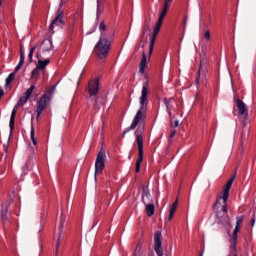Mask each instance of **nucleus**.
Here are the masks:
<instances>
[{
    "label": "nucleus",
    "mask_w": 256,
    "mask_h": 256,
    "mask_svg": "<svg viewBox=\"0 0 256 256\" xmlns=\"http://www.w3.org/2000/svg\"><path fill=\"white\" fill-rule=\"evenodd\" d=\"M237 175L234 173L231 178L227 181L225 188L222 192V196H218L216 199L215 204L213 205L214 209L221 205V201L223 202V205L221 207V210L217 212V223L218 225H229V214L227 210V201L229 200V191H231V187L233 185V181H235V178Z\"/></svg>",
    "instance_id": "obj_1"
},
{
    "label": "nucleus",
    "mask_w": 256,
    "mask_h": 256,
    "mask_svg": "<svg viewBox=\"0 0 256 256\" xmlns=\"http://www.w3.org/2000/svg\"><path fill=\"white\" fill-rule=\"evenodd\" d=\"M149 82H145L142 86L141 96L139 98L140 108L132 121L130 127L126 128L123 133L122 137H125L129 131H134L137 125H139V121H143L147 117V105H149Z\"/></svg>",
    "instance_id": "obj_2"
},
{
    "label": "nucleus",
    "mask_w": 256,
    "mask_h": 256,
    "mask_svg": "<svg viewBox=\"0 0 256 256\" xmlns=\"http://www.w3.org/2000/svg\"><path fill=\"white\" fill-rule=\"evenodd\" d=\"M111 43H113V33L101 32L99 41L95 45L96 55L99 59H105L109 55Z\"/></svg>",
    "instance_id": "obj_3"
},
{
    "label": "nucleus",
    "mask_w": 256,
    "mask_h": 256,
    "mask_svg": "<svg viewBox=\"0 0 256 256\" xmlns=\"http://www.w3.org/2000/svg\"><path fill=\"white\" fill-rule=\"evenodd\" d=\"M88 99L93 103L94 109H100L101 103H99V78L92 79L88 82Z\"/></svg>",
    "instance_id": "obj_4"
},
{
    "label": "nucleus",
    "mask_w": 256,
    "mask_h": 256,
    "mask_svg": "<svg viewBox=\"0 0 256 256\" xmlns=\"http://www.w3.org/2000/svg\"><path fill=\"white\" fill-rule=\"evenodd\" d=\"M53 91H55V86H52V90L49 93H45L40 100L37 102L36 113H38V117L43 115V111L47 109V104L51 101V95H53Z\"/></svg>",
    "instance_id": "obj_5"
},
{
    "label": "nucleus",
    "mask_w": 256,
    "mask_h": 256,
    "mask_svg": "<svg viewBox=\"0 0 256 256\" xmlns=\"http://www.w3.org/2000/svg\"><path fill=\"white\" fill-rule=\"evenodd\" d=\"M106 157L107 154L105 153V149L101 148L96 157L95 175H101V173H103V169H105Z\"/></svg>",
    "instance_id": "obj_6"
},
{
    "label": "nucleus",
    "mask_w": 256,
    "mask_h": 256,
    "mask_svg": "<svg viewBox=\"0 0 256 256\" xmlns=\"http://www.w3.org/2000/svg\"><path fill=\"white\" fill-rule=\"evenodd\" d=\"M136 143L138 145V159L136 161L135 172L139 173L141 171V163H143V136H136Z\"/></svg>",
    "instance_id": "obj_7"
},
{
    "label": "nucleus",
    "mask_w": 256,
    "mask_h": 256,
    "mask_svg": "<svg viewBox=\"0 0 256 256\" xmlns=\"http://www.w3.org/2000/svg\"><path fill=\"white\" fill-rule=\"evenodd\" d=\"M163 25V21L158 20L156 23V26L154 28L153 36L150 41V46H149V57L153 55V49L155 47V41H157V36L159 35V31H161V26Z\"/></svg>",
    "instance_id": "obj_8"
},
{
    "label": "nucleus",
    "mask_w": 256,
    "mask_h": 256,
    "mask_svg": "<svg viewBox=\"0 0 256 256\" xmlns=\"http://www.w3.org/2000/svg\"><path fill=\"white\" fill-rule=\"evenodd\" d=\"M163 234L161 231H157L154 234V251L156 252L157 256H163V249H162V239Z\"/></svg>",
    "instance_id": "obj_9"
},
{
    "label": "nucleus",
    "mask_w": 256,
    "mask_h": 256,
    "mask_svg": "<svg viewBox=\"0 0 256 256\" xmlns=\"http://www.w3.org/2000/svg\"><path fill=\"white\" fill-rule=\"evenodd\" d=\"M63 15H65V12L61 9H58V11L56 12V17L50 25V31H53L55 25H63Z\"/></svg>",
    "instance_id": "obj_10"
},
{
    "label": "nucleus",
    "mask_w": 256,
    "mask_h": 256,
    "mask_svg": "<svg viewBox=\"0 0 256 256\" xmlns=\"http://www.w3.org/2000/svg\"><path fill=\"white\" fill-rule=\"evenodd\" d=\"M171 3H173V0H164V6H163L162 11L159 14L158 21L163 22V19H165L167 12L169 11V9L171 7Z\"/></svg>",
    "instance_id": "obj_11"
},
{
    "label": "nucleus",
    "mask_w": 256,
    "mask_h": 256,
    "mask_svg": "<svg viewBox=\"0 0 256 256\" xmlns=\"http://www.w3.org/2000/svg\"><path fill=\"white\" fill-rule=\"evenodd\" d=\"M235 101L238 107L239 115H245V119H247V117H249V113L247 112V106H245V103L241 99H236Z\"/></svg>",
    "instance_id": "obj_12"
},
{
    "label": "nucleus",
    "mask_w": 256,
    "mask_h": 256,
    "mask_svg": "<svg viewBox=\"0 0 256 256\" xmlns=\"http://www.w3.org/2000/svg\"><path fill=\"white\" fill-rule=\"evenodd\" d=\"M49 51H53V40L46 38L42 41V52L47 53Z\"/></svg>",
    "instance_id": "obj_13"
},
{
    "label": "nucleus",
    "mask_w": 256,
    "mask_h": 256,
    "mask_svg": "<svg viewBox=\"0 0 256 256\" xmlns=\"http://www.w3.org/2000/svg\"><path fill=\"white\" fill-rule=\"evenodd\" d=\"M239 231H241V229L239 228V226L236 225L232 234V244H231V249H233L235 252H237V239H238L237 233H239Z\"/></svg>",
    "instance_id": "obj_14"
},
{
    "label": "nucleus",
    "mask_w": 256,
    "mask_h": 256,
    "mask_svg": "<svg viewBox=\"0 0 256 256\" xmlns=\"http://www.w3.org/2000/svg\"><path fill=\"white\" fill-rule=\"evenodd\" d=\"M142 203H144V205L151 203V193L147 187H143L142 189Z\"/></svg>",
    "instance_id": "obj_15"
},
{
    "label": "nucleus",
    "mask_w": 256,
    "mask_h": 256,
    "mask_svg": "<svg viewBox=\"0 0 256 256\" xmlns=\"http://www.w3.org/2000/svg\"><path fill=\"white\" fill-rule=\"evenodd\" d=\"M36 57L38 59V65L36 66L38 69H45V67H47V65L51 63V60L49 58L41 60V54H39V52L36 53Z\"/></svg>",
    "instance_id": "obj_16"
},
{
    "label": "nucleus",
    "mask_w": 256,
    "mask_h": 256,
    "mask_svg": "<svg viewBox=\"0 0 256 256\" xmlns=\"http://www.w3.org/2000/svg\"><path fill=\"white\" fill-rule=\"evenodd\" d=\"M15 117H17V106L13 108L10 116V122H9L10 133H13L15 129Z\"/></svg>",
    "instance_id": "obj_17"
},
{
    "label": "nucleus",
    "mask_w": 256,
    "mask_h": 256,
    "mask_svg": "<svg viewBox=\"0 0 256 256\" xmlns=\"http://www.w3.org/2000/svg\"><path fill=\"white\" fill-rule=\"evenodd\" d=\"M249 133H250L249 129L242 131V133L240 135V143H241L242 147H245V145H247V141L249 139Z\"/></svg>",
    "instance_id": "obj_18"
},
{
    "label": "nucleus",
    "mask_w": 256,
    "mask_h": 256,
    "mask_svg": "<svg viewBox=\"0 0 256 256\" xmlns=\"http://www.w3.org/2000/svg\"><path fill=\"white\" fill-rule=\"evenodd\" d=\"M145 209L148 217H153V215H155V204H153V201L149 204H145Z\"/></svg>",
    "instance_id": "obj_19"
},
{
    "label": "nucleus",
    "mask_w": 256,
    "mask_h": 256,
    "mask_svg": "<svg viewBox=\"0 0 256 256\" xmlns=\"http://www.w3.org/2000/svg\"><path fill=\"white\" fill-rule=\"evenodd\" d=\"M173 103H175V99L173 98L164 99V104L166 105V109L168 113H170V111H173V109H175V106L173 105Z\"/></svg>",
    "instance_id": "obj_20"
},
{
    "label": "nucleus",
    "mask_w": 256,
    "mask_h": 256,
    "mask_svg": "<svg viewBox=\"0 0 256 256\" xmlns=\"http://www.w3.org/2000/svg\"><path fill=\"white\" fill-rule=\"evenodd\" d=\"M139 126L137 128V130L134 132L135 136H143V133L145 132V119L144 120H140L139 121Z\"/></svg>",
    "instance_id": "obj_21"
},
{
    "label": "nucleus",
    "mask_w": 256,
    "mask_h": 256,
    "mask_svg": "<svg viewBox=\"0 0 256 256\" xmlns=\"http://www.w3.org/2000/svg\"><path fill=\"white\" fill-rule=\"evenodd\" d=\"M145 67H147V54L145 52L142 53V59L140 62V73H145Z\"/></svg>",
    "instance_id": "obj_22"
},
{
    "label": "nucleus",
    "mask_w": 256,
    "mask_h": 256,
    "mask_svg": "<svg viewBox=\"0 0 256 256\" xmlns=\"http://www.w3.org/2000/svg\"><path fill=\"white\" fill-rule=\"evenodd\" d=\"M177 205H179V202L176 200L170 208L168 221H171L173 219V217H175V211H177Z\"/></svg>",
    "instance_id": "obj_23"
},
{
    "label": "nucleus",
    "mask_w": 256,
    "mask_h": 256,
    "mask_svg": "<svg viewBox=\"0 0 256 256\" xmlns=\"http://www.w3.org/2000/svg\"><path fill=\"white\" fill-rule=\"evenodd\" d=\"M61 231H63V221H61L60 226H59V236L57 238L56 242V255L59 253V245H61Z\"/></svg>",
    "instance_id": "obj_24"
},
{
    "label": "nucleus",
    "mask_w": 256,
    "mask_h": 256,
    "mask_svg": "<svg viewBox=\"0 0 256 256\" xmlns=\"http://www.w3.org/2000/svg\"><path fill=\"white\" fill-rule=\"evenodd\" d=\"M27 101H29V98H27L26 96H21L16 104V107H23V105H25Z\"/></svg>",
    "instance_id": "obj_25"
},
{
    "label": "nucleus",
    "mask_w": 256,
    "mask_h": 256,
    "mask_svg": "<svg viewBox=\"0 0 256 256\" xmlns=\"http://www.w3.org/2000/svg\"><path fill=\"white\" fill-rule=\"evenodd\" d=\"M30 139L33 145L37 146V139L35 138V128L33 127V125L31 126Z\"/></svg>",
    "instance_id": "obj_26"
},
{
    "label": "nucleus",
    "mask_w": 256,
    "mask_h": 256,
    "mask_svg": "<svg viewBox=\"0 0 256 256\" xmlns=\"http://www.w3.org/2000/svg\"><path fill=\"white\" fill-rule=\"evenodd\" d=\"M40 70V68H35L33 71H32V73H31V75H32V79H35L36 81H37V79H39V77H40V75H41V72L39 71Z\"/></svg>",
    "instance_id": "obj_27"
},
{
    "label": "nucleus",
    "mask_w": 256,
    "mask_h": 256,
    "mask_svg": "<svg viewBox=\"0 0 256 256\" xmlns=\"http://www.w3.org/2000/svg\"><path fill=\"white\" fill-rule=\"evenodd\" d=\"M15 81V72H12L9 74V76L6 78V85H11Z\"/></svg>",
    "instance_id": "obj_28"
},
{
    "label": "nucleus",
    "mask_w": 256,
    "mask_h": 256,
    "mask_svg": "<svg viewBox=\"0 0 256 256\" xmlns=\"http://www.w3.org/2000/svg\"><path fill=\"white\" fill-rule=\"evenodd\" d=\"M33 91H35V85H31L30 88L27 89L25 96L27 99H31V95L33 94Z\"/></svg>",
    "instance_id": "obj_29"
},
{
    "label": "nucleus",
    "mask_w": 256,
    "mask_h": 256,
    "mask_svg": "<svg viewBox=\"0 0 256 256\" xmlns=\"http://www.w3.org/2000/svg\"><path fill=\"white\" fill-rule=\"evenodd\" d=\"M35 49H37V47L34 46L29 51V54H28L29 63H33V54L35 53Z\"/></svg>",
    "instance_id": "obj_30"
},
{
    "label": "nucleus",
    "mask_w": 256,
    "mask_h": 256,
    "mask_svg": "<svg viewBox=\"0 0 256 256\" xmlns=\"http://www.w3.org/2000/svg\"><path fill=\"white\" fill-rule=\"evenodd\" d=\"M199 79H201V64L196 76V85H199Z\"/></svg>",
    "instance_id": "obj_31"
},
{
    "label": "nucleus",
    "mask_w": 256,
    "mask_h": 256,
    "mask_svg": "<svg viewBox=\"0 0 256 256\" xmlns=\"http://www.w3.org/2000/svg\"><path fill=\"white\" fill-rule=\"evenodd\" d=\"M204 39H206V41H210L211 40V32L209 30H207L205 32Z\"/></svg>",
    "instance_id": "obj_32"
},
{
    "label": "nucleus",
    "mask_w": 256,
    "mask_h": 256,
    "mask_svg": "<svg viewBox=\"0 0 256 256\" xmlns=\"http://www.w3.org/2000/svg\"><path fill=\"white\" fill-rule=\"evenodd\" d=\"M7 221V209L2 210V222L5 223Z\"/></svg>",
    "instance_id": "obj_33"
},
{
    "label": "nucleus",
    "mask_w": 256,
    "mask_h": 256,
    "mask_svg": "<svg viewBox=\"0 0 256 256\" xmlns=\"http://www.w3.org/2000/svg\"><path fill=\"white\" fill-rule=\"evenodd\" d=\"M243 223V216H237L236 217V225L239 226Z\"/></svg>",
    "instance_id": "obj_34"
},
{
    "label": "nucleus",
    "mask_w": 256,
    "mask_h": 256,
    "mask_svg": "<svg viewBox=\"0 0 256 256\" xmlns=\"http://www.w3.org/2000/svg\"><path fill=\"white\" fill-rule=\"evenodd\" d=\"M24 63H25V54H22V55H20V60H19V63H18V65H24Z\"/></svg>",
    "instance_id": "obj_35"
},
{
    "label": "nucleus",
    "mask_w": 256,
    "mask_h": 256,
    "mask_svg": "<svg viewBox=\"0 0 256 256\" xmlns=\"http://www.w3.org/2000/svg\"><path fill=\"white\" fill-rule=\"evenodd\" d=\"M105 29H107V26L105 25V22H101L99 25V30L100 31H105Z\"/></svg>",
    "instance_id": "obj_36"
},
{
    "label": "nucleus",
    "mask_w": 256,
    "mask_h": 256,
    "mask_svg": "<svg viewBox=\"0 0 256 256\" xmlns=\"http://www.w3.org/2000/svg\"><path fill=\"white\" fill-rule=\"evenodd\" d=\"M101 0H97V15H99V13H101Z\"/></svg>",
    "instance_id": "obj_37"
},
{
    "label": "nucleus",
    "mask_w": 256,
    "mask_h": 256,
    "mask_svg": "<svg viewBox=\"0 0 256 256\" xmlns=\"http://www.w3.org/2000/svg\"><path fill=\"white\" fill-rule=\"evenodd\" d=\"M146 31H151V29L149 28V25H145V26H144L142 37H145V32H146Z\"/></svg>",
    "instance_id": "obj_38"
},
{
    "label": "nucleus",
    "mask_w": 256,
    "mask_h": 256,
    "mask_svg": "<svg viewBox=\"0 0 256 256\" xmlns=\"http://www.w3.org/2000/svg\"><path fill=\"white\" fill-rule=\"evenodd\" d=\"M65 5V0H61L60 4H59V8L61 11H63V6Z\"/></svg>",
    "instance_id": "obj_39"
},
{
    "label": "nucleus",
    "mask_w": 256,
    "mask_h": 256,
    "mask_svg": "<svg viewBox=\"0 0 256 256\" xmlns=\"http://www.w3.org/2000/svg\"><path fill=\"white\" fill-rule=\"evenodd\" d=\"M21 67H23V66L20 65V64H18V65L15 67V69H14V73H17V72L21 69Z\"/></svg>",
    "instance_id": "obj_40"
},
{
    "label": "nucleus",
    "mask_w": 256,
    "mask_h": 256,
    "mask_svg": "<svg viewBox=\"0 0 256 256\" xmlns=\"http://www.w3.org/2000/svg\"><path fill=\"white\" fill-rule=\"evenodd\" d=\"M5 95V91L3 89H0V99Z\"/></svg>",
    "instance_id": "obj_41"
},
{
    "label": "nucleus",
    "mask_w": 256,
    "mask_h": 256,
    "mask_svg": "<svg viewBox=\"0 0 256 256\" xmlns=\"http://www.w3.org/2000/svg\"><path fill=\"white\" fill-rule=\"evenodd\" d=\"M176 133H177V131L172 130V131H171V134H170V137H172V138L175 137Z\"/></svg>",
    "instance_id": "obj_42"
},
{
    "label": "nucleus",
    "mask_w": 256,
    "mask_h": 256,
    "mask_svg": "<svg viewBox=\"0 0 256 256\" xmlns=\"http://www.w3.org/2000/svg\"><path fill=\"white\" fill-rule=\"evenodd\" d=\"M174 127H175V128L179 127V120H175V121H174Z\"/></svg>",
    "instance_id": "obj_43"
},
{
    "label": "nucleus",
    "mask_w": 256,
    "mask_h": 256,
    "mask_svg": "<svg viewBox=\"0 0 256 256\" xmlns=\"http://www.w3.org/2000/svg\"><path fill=\"white\" fill-rule=\"evenodd\" d=\"M182 25H184V27L185 25H187V17H185V19L183 20Z\"/></svg>",
    "instance_id": "obj_44"
},
{
    "label": "nucleus",
    "mask_w": 256,
    "mask_h": 256,
    "mask_svg": "<svg viewBox=\"0 0 256 256\" xmlns=\"http://www.w3.org/2000/svg\"><path fill=\"white\" fill-rule=\"evenodd\" d=\"M168 114H169V117H170V119L173 117V114L171 113V111L170 112H168Z\"/></svg>",
    "instance_id": "obj_45"
},
{
    "label": "nucleus",
    "mask_w": 256,
    "mask_h": 256,
    "mask_svg": "<svg viewBox=\"0 0 256 256\" xmlns=\"http://www.w3.org/2000/svg\"><path fill=\"white\" fill-rule=\"evenodd\" d=\"M37 121H39V119H41V116H39V113H37Z\"/></svg>",
    "instance_id": "obj_46"
},
{
    "label": "nucleus",
    "mask_w": 256,
    "mask_h": 256,
    "mask_svg": "<svg viewBox=\"0 0 256 256\" xmlns=\"http://www.w3.org/2000/svg\"><path fill=\"white\" fill-rule=\"evenodd\" d=\"M20 55H25V52H23V50H20Z\"/></svg>",
    "instance_id": "obj_47"
},
{
    "label": "nucleus",
    "mask_w": 256,
    "mask_h": 256,
    "mask_svg": "<svg viewBox=\"0 0 256 256\" xmlns=\"http://www.w3.org/2000/svg\"><path fill=\"white\" fill-rule=\"evenodd\" d=\"M252 225H255V219H252Z\"/></svg>",
    "instance_id": "obj_48"
},
{
    "label": "nucleus",
    "mask_w": 256,
    "mask_h": 256,
    "mask_svg": "<svg viewBox=\"0 0 256 256\" xmlns=\"http://www.w3.org/2000/svg\"><path fill=\"white\" fill-rule=\"evenodd\" d=\"M1 5H3V0H0V7H1Z\"/></svg>",
    "instance_id": "obj_49"
},
{
    "label": "nucleus",
    "mask_w": 256,
    "mask_h": 256,
    "mask_svg": "<svg viewBox=\"0 0 256 256\" xmlns=\"http://www.w3.org/2000/svg\"><path fill=\"white\" fill-rule=\"evenodd\" d=\"M28 165H29V162H27V163L25 164V167L27 168V167H28Z\"/></svg>",
    "instance_id": "obj_50"
},
{
    "label": "nucleus",
    "mask_w": 256,
    "mask_h": 256,
    "mask_svg": "<svg viewBox=\"0 0 256 256\" xmlns=\"http://www.w3.org/2000/svg\"><path fill=\"white\" fill-rule=\"evenodd\" d=\"M203 253H204V252L202 251V252L200 253V256H203Z\"/></svg>",
    "instance_id": "obj_51"
},
{
    "label": "nucleus",
    "mask_w": 256,
    "mask_h": 256,
    "mask_svg": "<svg viewBox=\"0 0 256 256\" xmlns=\"http://www.w3.org/2000/svg\"><path fill=\"white\" fill-rule=\"evenodd\" d=\"M234 256H237V253H235Z\"/></svg>",
    "instance_id": "obj_52"
},
{
    "label": "nucleus",
    "mask_w": 256,
    "mask_h": 256,
    "mask_svg": "<svg viewBox=\"0 0 256 256\" xmlns=\"http://www.w3.org/2000/svg\"><path fill=\"white\" fill-rule=\"evenodd\" d=\"M166 256H169V255H166Z\"/></svg>",
    "instance_id": "obj_53"
}]
</instances>
